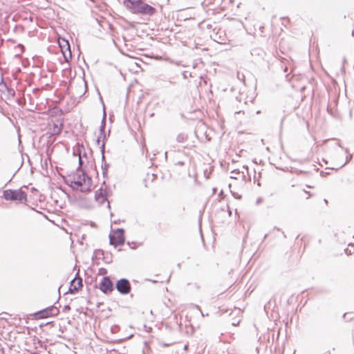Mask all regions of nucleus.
Here are the masks:
<instances>
[{"instance_id":"2","label":"nucleus","mask_w":354,"mask_h":354,"mask_svg":"<svg viewBox=\"0 0 354 354\" xmlns=\"http://www.w3.org/2000/svg\"><path fill=\"white\" fill-rule=\"evenodd\" d=\"M70 186L76 191L88 192L92 188V180L84 174H76L68 179Z\"/></svg>"},{"instance_id":"9","label":"nucleus","mask_w":354,"mask_h":354,"mask_svg":"<svg viewBox=\"0 0 354 354\" xmlns=\"http://www.w3.org/2000/svg\"><path fill=\"white\" fill-rule=\"evenodd\" d=\"M99 288L104 294L111 293L113 290V282L109 277H104L99 283Z\"/></svg>"},{"instance_id":"4","label":"nucleus","mask_w":354,"mask_h":354,"mask_svg":"<svg viewBox=\"0 0 354 354\" xmlns=\"http://www.w3.org/2000/svg\"><path fill=\"white\" fill-rule=\"evenodd\" d=\"M3 197L6 201H15L20 203H25L27 201L26 193L21 189L4 190L3 192Z\"/></svg>"},{"instance_id":"5","label":"nucleus","mask_w":354,"mask_h":354,"mask_svg":"<svg viewBox=\"0 0 354 354\" xmlns=\"http://www.w3.org/2000/svg\"><path fill=\"white\" fill-rule=\"evenodd\" d=\"M109 240L114 247L122 245L125 241L124 231L122 229L112 230L109 234Z\"/></svg>"},{"instance_id":"16","label":"nucleus","mask_w":354,"mask_h":354,"mask_svg":"<svg viewBox=\"0 0 354 354\" xmlns=\"http://www.w3.org/2000/svg\"><path fill=\"white\" fill-rule=\"evenodd\" d=\"M100 273L101 274H106V270L105 269H101V270H100Z\"/></svg>"},{"instance_id":"7","label":"nucleus","mask_w":354,"mask_h":354,"mask_svg":"<svg viewBox=\"0 0 354 354\" xmlns=\"http://www.w3.org/2000/svg\"><path fill=\"white\" fill-rule=\"evenodd\" d=\"M58 44L61 51L66 62H68L72 58L70 45L68 41L64 38H58Z\"/></svg>"},{"instance_id":"12","label":"nucleus","mask_w":354,"mask_h":354,"mask_svg":"<svg viewBox=\"0 0 354 354\" xmlns=\"http://www.w3.org/2000/svg\"><path fill=\"white\" fill-rule=\"evenodd\" d=\"M326 143L327 140H324L322 142H317L315 148L313 149V151L316 153L324 152L326 151L324 146L326 145Z\"/></svg>"},{"instance_id":"8","label":"nucleus","mask_w":354,"mask_h":354,"mask_svg":"<svg viewBox=\"0 0 354 354\" xmlns=\"http://www.w3.org/2000/svg\"><path fill=\"white\" fill-rule=\"evenodd\" d=\"M109 205V202L106 198V194L105 190L100 189L96 191L95 194V203L94 207H100V205Z\"/></svg>"},{"instance_id":"13","label":"nucleus","mask_w":354,"mask_h":354,"mask_svg":"<svg viewBox=\"0 0 354 354\" xmlns=\"http://www.w3.org/2000/svg\"><path fill=\"white\" fill-rule=\"evenodd\" d=\"M154 178H153V175H149V174H147L146 178L145 179H143V184H144V186L145 187H148L149 185H150V183H149V182L150 181V183H151L153 180Z\"/></svg>"},{"instance_id":"10","label":"nucleus","mask_w":354,"mask_h":354,"mask_svg":"<svg viewBox=\"0 0 354 354\" xmlns=\"http://www.w3.org/2000/svg\"><path fill=\"white\" fill-rule=\"evenodd\" d=\"M117 290L122 294L126 295L131 291V285L127 279H122L116 283Z\"/></svg>"},{"instance_id":"15","label":"nucleus","mask_w":354,"mask_h":354,"mask_svg":"<svg viewBox=\"0 0 354 354\" xmlns=\"http://www.w3.org/2000/svg\"><path fill=\"white\" fill-rule=\"evenodd\" d=\"M17 48H19V50H20V52H21V53H23V52H24V46H23V45H21V44H19V45L17 46Z\"/></svg>"},{"instance_id":"1","label":"nucleus","mask_w":354,"mask_h":354,"mask_svg":"<svg viewBox=\"0 0 354 354\" xmlns=\"http://www.w3.org/2000/svg\"><path fill=\"white\" fill-rule=\"evenodd\" d=\"M126 8L133 14L145 16L153 15L156 10L143 0H124Z\"/></svg>"},{"instance_id":"6","label":"nucleus","mask_w":354,"mask_h":354,"mask_svg":"<svg viewBox=\"0 0 354 354\" xmlns=\"http://www.w3.org/2000/svg\"><path fill=\"white\" fill-rule=\"evenodd\" d=\"M59 313L57 308L50 306L44 310L38 311L34 314V317L37 319H46L51 317L57 316Z\"/></svg>"},{"instance_id":"11","label":"nucleus","mask_w":354,"mask_h":354,"mask_svg":"<svg viewBox=\"0 0 354 354\" xmlns=\"http://www.w3.org/2000/svg\"><path fill=\"white\" fill-rule=\"evenodd\" d=\"M82 288V280L80 277L74 278L70 285L69 290L71 293H75Z\"/></svg>"},{"instance_id":"3","label":"nucleus","mask_w":354,"mask_h":354,"mask_svg":"<svg viewBox=\"0 0 354 354\" xmlns=\"http://www.w3.org/2000/svg\"><path fill=\"white\" fill-rule=\"evenodd\" d=\"M63 127V119L62 118L51 117L49 119L46 129V131L44 136H46L49 141L54 142L56 137L62 133Z\"/></svg>"},{"instance_id":"14","label":"nucleus","mask_w":354,"mask_h":354,"mask_svg":"<svg viewBox=\"0 0 354 354\" xmlns=\"http://www.w3.org/2000/svg\"><path fill=\"white\" fill-rule=\"evenodd\" d=\"M240 322H241L240 316H239L238 319L234 320V321H233L232 324L233 326H238Z\"/></svg>"},{"instance_id":"17","label":"nucleus","mask_w":354,"mask_h":354,"mask_svg":"<svg viewBox=\"0 0 354 354\" xmlns=\"http://www.w3.org/2000/svg\"><path fill=\"white\" fill-rule=\"evenodd\" d=\"M324 202H325L326 205H327V203H328L327 201L324 200Z\"/></svg>"}]
</instances>
